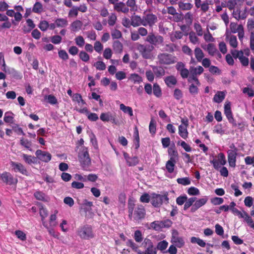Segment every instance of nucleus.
Returning <instances> with one entry per match:
<instances>
[{"mask_svg":"<svg viewBox=\"0 0 254 254\" xmlns=\"http://www.w3.org/2000/svg\"><path fill=\"white\" fill-rule=\"evenodd\" d=\"M134 205V203L128 202V216L130 219L133 218L135 222H138L144 218L146 212L144 206L142 205H137L133 212Z\"/></svg>","mask_w":254,"mask_h":254,"instance_id":"nucleus-1","label":"nucleus"},{"mask_svg":"<svg viewBox=\"0 0 254 254\" xmlns=\"http://www.w3.org/2000/svg\"><path fill=\"white\" fill-rule=\"evenodd\" d=\"M163 203H169L167 194L162 195L156 193H151V203L154 207H160Z\"/></svg>","mask_w":254,"mask_h":254,"instance_id":"nucleus-2","label":"nucleus"},{"mask_svg":"<svg viewBox=\"0 0 254 254\" xmlns=\"http://www.w3.org/2000/svg\"><path fill=\"white\" fill-rule=\"evenodd\" d=\"M157 59L161 64L170 65L177 62V58L175 56L167 53L158 54Z\"/></svg>","mask_w":254,"mask_h":254,"instance_id":"nucleus-3","label":"nucleus"},{"mask_svg":"<svg viewBox=\"0 0 254 254\" xmlns=\"http://www.w3.org/2000/svg\"><path fill=\"white\" fill-rule=\"evenodd\" d=\"M77 234L80 238L89 240L94 237V233L91 226L85 225L79 228Z\"/></svg>","mask_w":254,"mask_h":254,"instance_id":"nucleus-4","label":"nucleus"},{"mask_svg":"<svg viewBox=\"0 0 254 254\" xmlns=\"http://www.w3.org/2000/svg\"><path fill=\"white\" fill-rule=\"evenodd\" d=\"M172 224V222L169 219L161 221H154L150 224V228L156 231H161L163 228H170Z\"/></svg>","mask_w":254,"mask_h":254,"instance_id":"nucleus-5","label":"nucleus"},{"mask_svg":"<svg viewBox=\"0 0 254 254\" xmlns=\"http://www.w3.org/2000/svg\"><path fill=\"white\" fill-rule=\"evenodd\" d=\"M79 156L80 162L82 168L84 170H87V168L91 164V159L89 157L87 148L83 146L82 153H79Z\"/></svg>","mask_w":254,"mask_h":254,"instance_id":"nucleus-6","label":"nucleus"},{"mask_svg":"<svg viewBox=\"0 0 254 254\" xmlns=\"http://www.w3.org/2000/svg\"><path fill=\"white\" fill-rule=\"evenodd\" d=\"M247 28L250 34V48L254 51V19H248Z\"/></svg>","mask_w":254,"mask_h":254,"instance_id":"nucleus-7","label":"nucleus"},{"mask_svg":"<svg viewBox=\"0 0 254 254\" xmlns=\"http://www.w3.org/2000/svg\"><path fill=\"white\" fill-rule=\"evenodd\" d=\"M145 41L150 43L151 45V46H157L163 44L164 38L161 35H155L153 33H150L147 35Z\"/></svg>","mask_w":254,"mask_h":254,"instance_id":"nucleus-8","label":"nucleus"},{"mask_svg":"<svg viewBox=\"0 0 254 254\" xmlns=\"http://www.w3.org/2000/svg\"><path fill=\"white\" fill-rule=\"evenodd\" d=\"M12 171L15 173H20L21 174L28 176L29 173L26 167L21 163L11 161L10 163Z\"/></svg>","mask_w":254,"mask_h":254,"instance_id":"nucleus-9","label":"nucleus"},{"mask_svg":"<svg viewBox=\"0 0 254 254\" xmlns=\"http://www.w3.org/2000/svg\"><path fill=\"white\" fill-rule=\"evenodd\" d=\"M100 118L101 121L104 122H110L115 125H118L119 123L115 113H111L110 112L102 113L100 115Z\"/></svg>","mask_w":254,"mask_h":254,"instance_id":"nucleus-10","label":"nucleus"},{"mask_svg":"<svg viewBox=\"0 0 254 254\" xmlns=\"http://www.w3.org/2000/svg\"><path fill=\"white\" fill-rule=\"evenodd\" d=\"M154 47L150 45H144L139 44L137 47V50L141 53L142 57L146 59H150L151 58V51Z\"/></svg>","mask_w":254,"mask_h":254,"instance_id":"nucleus-11","label":"nucleus"},{"mask_svg":"<svg viewBox=\"0 0 254 254\" xmlns=\"http://www.w3.org/2000/svg\"><path fill=\"white\" fill-rule=\"evenodd\" d=\"M0 178L4 183L9 185H15L18 182L17 178H14L12 174L7 172L0 174Z\"/></svg>","mask_w":254,"mask_h":254,"instance_id":"nucleus-12","label":"nucleus"},{"mask_svg":"<svg viewBox=\"0 0 254 254\" xmlns=\"http://www.w3.org/2000/svg\"><path fill=\"white\" fill-rule=\"evenodd\" d=\"M224 114L228 119L229 122L234 126H237L236 121L233 118V114L231 111V103L226 102L224 105Z\"/></svg>","mask_w":254,"mask_h":254,"instance_id":"nucleus-13","label":"nucleus"},{"mask_svg":"<svg viewBox=\"0 0 254 254\" xmlns=\"http://www.w3.org/2000/svg\"><path fill=\"white\" fill-rule=\"evenodd\" d=\"M144 26L152 27L157 21V17L153 13H148L143 16Z\"/></svg>","mask_w":254,"mask_h":254,"instance_id":"nucleus-14","label":"nucleus"},{"mask_svg":"<svg viewBox=\"0 0 254 254\" xmlns=\"http://www.w3.org/2000/svg\"><path fill=\"white\" fill-rule=\"evenodd\" d=\"M35 155L37 158L45 163L49 162L52 158V155L50 153L40 149H38L36 151Z\"/></svg>","mask_w":254,"mask_h":254,"instance_id":"nucleus-15","label":"nucleus"},{"mask_svg":"<svg viewBox=\"0 0 254 254\" xmlns=\"http://www.w3.org/2000/svg\"><path fill=\"white\" fill-rule=\"evenodd\" d=\"M234 149L229 150L227 151L228 160L229 165L232 167L236 166V156L237 155V149L234 145H233Z\"/></svg>","mask_w":254,"mask_h":254,"instance_id":"nucleus-16","label":"nucleus"},{"mask_svg":"<svg viewBox=\"0 0 254 254\" xmlns=\"http://www.w3.org/2000/svg\"><path fill=\"white\" fill-rule=\"evenodd\" d=\"M176 68L183 79L187 78L189 77L190 71L186 67L184 63L181 62H178L176 65Z\"/></svg>","mask_w":254,"mask_h":254,"instance_id":"nucleus-17","label":"nucleus"},{"mask_svg":"<svg viewBox=\"0 0 254 254\" xmlns=\"http://www.w3.org/2000/svg\"><path fill=\"white\" fill-rule=\"evenodd\" d=\"M201 47L211 56H214L216 54V53L217 52V49L213 44H202L201 45Z\"/></svg>","mask_w":254,"mask_h":254,"instance_id":"nucleus-18","label":"nucleus"},{"mask_svg":"<svg viewBox=\"0 0 254 254\" xmlns=\"http://www.w3.org/2000/svg\"><path fill=\"white\" fill-rule=\"evenodd\" d=\"M168 153L170 157L169 160L173 161H177L178 158V153L174 143L170 147L168 148Z\"/></svg>","mask_w":254,"mask_h":254,"instance_id":"nucleus-19","label":"nucleus"},{"mask_svg":"<svg viewBox=\"0 0 254 254\" xmlns=\"http://www.w3.org/2000/svg\"><path fill=\"white\" fill-rule=\"evenodd\" d=\"M208 201V198L207 196H204L198 200L195 201L194 204L192 205L191 211V212H194L199 208L204 205Z\"/></svg>","mask_w":254,"mask_h":254,"instance_id":"nucleus-20","label":"nucleus"},{"mask_svg":"<svg viewBox=\"0 0 254 254\" xmlns=\"http://www.w3.org/2000/svg\"><path fill=\"white\" fill-rule=\"evenodd\" d=\"M0 21L4 22L0 25V29H8L10 28L11 26V23L9 21V18L8 17L3 14L0 13Z\"/></svg>","mask_w":254,"mask_h":254,"instance_id":"nucleus-21","label":"nucleus"},{"mask_svg":"<svg viewBox=\"0 0 254 254\" xmlns=\"http://www.w3.org/2000/svg\"><path fill=\"white\" fill-rule=\"evenodd\" d=\"M114 9L118 12H122L124 13H127L129 11V9L126 3L123 2L116 3L114 5Z\"/></svg>","mask_w":254,"mask_h":254,"instance_id":"nucleus-22","label":"nucleus"},{"mask_svg":"<svg viewBox=\"0 0 254 254\" xmlns=\"http://www.w3.org/2000/svg\"><path fill=\"white\" fill-rule=\"evenodd\" d=\"M130 25L133 27H135L140 25L144 26L143 18H141L138 15L132 16L131 18Z\"/></svg>","mask_w":254,"mask_h":254,"instance_id":"nucleus-23","label":"nucleus"},{"mask_svg":"<svg viewBox=\"0 0 254 254\" xmlns=\"http://www.w3.org/2000/svg\"><path fill=\"white\" fill-rule=\"evenodd\" d=\"M164 82L168 87L171 88L177 84V80L175 76L170 75L164 78Z\"/></svg>","mask_w":254,"mask_h":254,"instance_id":"nucleus-24","label":"nucleus"},{"mask_svg":"<svg viewBox=\"0 0 254 254\" xmlns=\"http://www.w3.org/2000/svg\"><path fill=\"white\" fill-rule=\"evenodd\" d=\"M151 67L156 77L160 78L165 74V71L163 67L157 66H152Z\"/></svg>","mask_w":254,"mask_h":254,"instance_id":"nucleus-25","label":"nucleus"},{"mask_svg":"<svg viewBox=\"0 0 254 254\" xmlns=\"http://www.w3.org/2000/svg\"><path fill=\"white\" fill-rule=\"evenodd\" d=\"M225 96L226 95L224 91H217L214 96L213 101L214 102L220 103L225 99Z\"/></svg>","mask_w":254,"mask_h":254,"instance_id":"nucleus-26","label":"nucleus"},{"mask_svg":"<svg viewBox=\"0 0 254 254\" xmlns=\"http://www.w3.org/2000/svg\"><path fill=\"white\" fill-rule=\"evenodd\" d=\"M23 160L28 164H35L37 162V158L26 154L22 155Z\"/></svg>","mask_w":254,"mask_h":254,"instance_id":"nucleus-27","label":"nucleus"},{"mask_svg":"<svg viewBox=\"0 0 254 254\" xmlns=\"http://www.w3.org/2000/svg\"><path fill=\"white\" fill-rule=\"evenodd\" d=\"M179 134L183 139H186L188 137L187 127L181 125L179 126Z\"/></svg>","mask_w":254,"mask_h":254,"instance_id":"nucleus-28","label":"nucleus"},{"mask_svg":"<svg viewBox=\"0 0 254 254\" xmlns=\"http://www.w3.org/2000/svg\"><path fill=\"white\" fill-rule=\"evenodd\" d=\"M83 25L82 22L79 20H76L73 21L70 25L71 30L73 32H76L81 29Z\"/></svg>","mask_w":254,"mask_h":254,"instance_id":"nucleus-29","label":"nucleus"},{"mask_svg":"<svg viewBox=\"0 0 254 254\" xmlns=\"http://www.w3.org/2000/svg\"><path fill=\"white\" fill-rule=\"evenodd\" d=\"M194 54L197 62H200L204 57V54L202 50L196 47L194 50Z\"/></svg>","mask_w":254,"mask_h":254,"instance_id":"nucleus-30","label":"nucleus"},{"mask_svg":"<svg viewBox=\"0 0 254 254\" xmlns=\"http://www.w3.org/2000/svg\"><path fill=\"white\" fill-rule=\"evenodd\" d=\"M35 197L39 200L43 201H47L48 200V196L45 194V193L41 191L37 190L34 193Z\"/></svg>","mask_w":254,"mask_h":254,"instance_id":"nucleus-31","label":"nucleus"},{"mask_svg":"<svg viewBox=\"0 0 254 254\" xmlns=\"http://www.w3.org/2000/svg\"><path fill=\"white\" fill-rule=\"evenodd\" d=\"M203 71V68L200 65L196 67H190V74H194L196 76L200 75Z\"/></svg>","mask_w":254,"mask_h":254,"instance_id":"nucleus-32","label":"nucleus"},{"mask_svg":"<svg viewBox=\"0 0 254 254\" xmlns=\"http://www.w3.org/2000/svg\"><path fill=\"white\" fill-rule=\"evenodd\" d=\"M120 109L130 117L133 115L132 109L130 107L126 106L124 104H121L120 105Z\"/></svg>","mask_w":254,"mask_h":254,"instance_id":"nucleus-33","label":"nucleus"},{"mask_svg":"<svg viewBox=\"0 0 254 254\" xmlns=\"http://www.w3.org/2000/svg\"><path fill=\"white\" fill-rule=\"evenodd\" d=\"M20 144L29 151H32V149L31 148L32 143L31 141H29L28 139H25L23 137L21 138L20 140Z\"/></svg>","mask_w":254,"mask_h":254,"instance_id":"nucleus-34","label":"nucleus"},{"mask_svg":"<svg viewBox=\"0 0 254 254\" xmlns=\"http://www.w3.org/2000/svg\"><path fill=\"white\" fill-rule=\"evenodd\" d=\"M128 80L133 83H140L142 81V77L137 73H132L128 77Z\"/></svg>","mask_w":254,"mask_h":254,"instance_id":"nucleus-35","label":"nucleus"},{"mask_svg":"<svg viewBox=\"0 0 254 254\" xmlns=\"http://www.w3.org/2000/svg\"><path fill=\"white\" fill-rule=\"evenodd\" d=\"M55 24L58 28H64L68 25V21L66 18H57L55 20Z\"/></svg>","mask_w":254,"mask_h":254,"instance_id":"nucleus-36","label":"nucleus"},{"mask_svg":"<svg viewBox=\"0 0 254 254\" xmlns=\"http://www.w3.org/2000/svg\"><path fill=\"white\" fill-rule=\"evenodd\" d=\"M184 34L182 32L180 31H177L171 34L170 39L171 41L173 42H175L177 40L181 39L182 38Z\"/></svg>","mask_w":254,"mask_h":254,"instance_id":"nucleus-37","label":"nucleus"},{"mask_svg":"<svg viewBox=\"0 0 254 254\" xmlns=\"http://www.w3.org/2000/svg\"><path fill=\"white\" fill-rule=\"evenodd\" d=\"M133 138L135 149H137L139 147V137L138 130L136 127L134 128Z\"/></svg>","mask_w":254,"mask_h":254,"instance_id":"nucleus-38","label":"nucleus"},{"mask_svg":"<svg viewBox=\"0 0 254 254\" xmlns=\"http://www.w3.org/2000/svg\"><path fill=\"white\" fill-rule=\"evenodd\" d=\"M126 5L131 11L135 12L137 10V6L135 0H127L126 2Z\"/></svg>","mask_w":254,"mask_h":254,"instance_id":"nucleus-39","label":"nucleus"},{"mask_svg":"<svg viewBox=\"0 0 254 254\" xmlns=\"http://www.w3.org/2000/svg\"><path fill=\"white\" fill-rule=\"evenodd\" d=\"M39 213L40 216L41 217L42 224L45 225V223H46V221L45 220V219L47 217L48 215V211L45 208H44L42 205L40 208Z\"/></svg>","mask_w":254,"mask_h":254,"instance_id":"nucleus-40","label":"nucleus"},{"mask_svg":"<svg viewBox=\"0 0 254 254\" xmlns=\"http://www.w3.org/2000/svg\"><path fill=\"white\" fill-rule=\"evenodd\" d=\"M113 48L116 53H121L123 50V45L119 41H115L113 44Z\"/></svg>","mask_w":254,"mask_h":254,"instance_id":"nucleus-41","label":"nucleus"},{"mask_svg":"<svg viewBox=\"0 0 254 254\" xmlns=\"http://www.w3.org/2000/svg\"><path fill=\"white\" fill-rule=\"evenodd\" d=\"M144 251H138V254H156V249L153 246L145 248Z\"/></svg>","mask_w":254,"mask_h":254,"instance_id":"nucleus-42","label":"nucleus"},{"mask_svg":"<svg viewBox=\"0 0 254 254\" xmlns=\"http://www.w3.org/2000/svg\"><path fill=\"white\" fill-rule=\"evenodd\" d=\"M178 4L180 9L182 10H190L193 6L190 3H184L182 1H179Z\"/></svg>","mask_w":254,"mask_h":254,"instance_id":"nucleus-43","label":"nucleus"},{"mask_svg":"<svg viewBox=\"0 0 254 254\" xmlns=\"http://www.w3.org/2000/svg\"><path fill=\"white\" fill-rule=\"evenodd\" d=\"M176 162L177 161H173L169 160L166 162V168L169 173H172L174 172V168L175 167V164L176 163Z\"/></svg>","mask_w":254,"mask_h":254,"instance_id":"nucleus-44","label":"nucleus"},{"mask_svg":"<svg viewBox=\"0 0 254 254\" xmlns=\"http://www.w3.org/2000/svg\"><path fill=\"white\" fill-rule=\"evenodd\" d=\"M43 10L42 4L39 2H36L32 8V11L34 13H41Z\"/></svg>","mask_w":254,"mask_h":254,"instance_id":"nucleus-45","label":"nucleus"},{"mask_svg":"<svg viewBox=\"0 0 254 254\" xmlns=\"http://www.w3.org/2000/svg\"><path fill=\"white\" fill-rule=\"evenodd\" d=\"M154 95L157 97H160L162 95V91L160 86L157 83H154L153 86Z\"/></svg>","mask_w":254,"mask_h":254,"instance_id":"nucleus-46","label":"nucleus"},{"mask_svg":"<svg viewBox=\"0 0 254 254\" xmlns=\"http://www.w3.org/2000/svg\"><path fill=\"white\" fill-rule=\"evenodd\" d=\"M117 19V15L115 13H111L110 14L108 20V23L109 26H114L116 22Z\"/></svg>","mask_w":254,"mask_h":254,"instance_id":"nucleus-47","label":"nucleus"},{"mask_svg":"<svg viewBox=\"0 0 254 254\" xmlns=\"http://www.w3.org/2000/svg\"><path fill=\"white\" fill-rule=\"evenodd\" d=\"M168 245V243L165 241L163 240L159 242L157 245V248L156 249L160 250V251H163L165 250Z\"/></svg>","mask_w":254,"mask_h":254,"instance_id":"nucleus-48","label":"nucleus"},{"mask_svg":"<svg viewBox=\"0 0 254 254\" xmlns=\"http://www.w3.org/2000/svg\"><path fill=\"white\" fill-rule=\"evenodd\" d=\"M13 113L11 112H7L4 114L3 120L5 123H11L13 122Z\"/></svg>","mask_w":254,"mask_h":254,"instance_id":"nucleus-49","label":"nucleus"},{"mask_svg":"<svg viewBox=\"0 0 254 254\" xmlns=\"http://www.w3.org/2000/svg\"><path fill=\"white\" fill-rule=\"evenodd\" d=\"M58 213L57 210H55V213L51 214L50 217V225L51 227H56L57 225V222L56 221L57 216L56 214Z\"/></svg>","mask_w":254,"mask_h":254,"instance_id":"nucleus-50","label":"nucleus"},{"mask_svg":"<svg viewBox=\"0 0 254 254\" xmlns=\"http://www.w3.org/2000/svg\"><path fill=\"white\" fill-rule=\"evenodd\" d=\"M229 42L230 45L234 48L238 46V41L237 37L235 35H231L229 37Z\"/></svg>","mask_w":254,"mask_h":254,"instance_id":"nucleus-51","label":"nucleus"},{"mask_svg":"<svg viewBox=\"0 0 254 254\" xmlns=\"http://www.w3.org/2000/svg\"><path fill=\"white\" fill-rule=\"evenodd\" d=\"M240 26H243L242 25H238L236 23L231 22L230 25L231 32L233 33H236L240 30Z\"/></svg>","mask_w":254,"mask_h":254,"instance_id":"nucleus-52","label":"nucleus"},{"mask_svg":"<svg viewBox=\"0 0 254 254\" xmlns=\"http://www.w3.org/2000/svg\"><path fill=\"white\" fill-rule=\"evenodd\" d=\"M244 214L245 216L243 218L244 220L252 228L254 229V223L253 222L252 218L247 212H246V213Z\"/></svg>","mask_w":254,"mask_h":254,"instance_id":"nucleus-53","label":"nucleus"},{"mask_svg":"<svg viewBox=\"0 0 254 254\" xmlns=\"http://www.w3.org/2000/svg\"><path fill=\"white\" fill-rule=\"evenodd\" d=\"M194 29L198 36H201L203 35L202 27L198 22H195L194 23Z\"/></svg>","mask_w":254,"mask_h":254,"instance_id":"nucleus-54","label":"nucleus"},{"mask_svg":"<svg viewBox=\"0 0 254 254\" xmlns=\"http://www.w3.org/2000/svg\"><path fill=\"white\" fill-rule=\"evenodd\" d=\"M177 182L178 184L184 186L190 184V178L188 177L178 178L177 180Z\"/></svg>","mask_w":254,"mask_h":254,"instance_id":"nucleus-55","label":"nucleus"},{"mask_svg":"<svg viewBox=\"0 0 254 254\" xmlns=\"http://www.w3.org/2000/svg\"><path fill=\"white\" fill-rule=\"evenodd\" d=\"M182 51L184 53L191 57V62L194 61V59L192 57V51L189 46L186 45L183 46Z\"/></svg>","mask_w":254,"mask_h":254,"instance_id":"nucleus-56","label":"nucleus"},{"mask_svg":"<svg viewBox=\"0 0 254 254\" xmlns=\"http://www.w3.org/2000/svg\"><path fill=\"white\" fill-rule=\"evenodd\" d=\"M139 162V159L137 157L134 156L130 157L127 161V164L128 166H134L137 165Z\"/></svg>","mask_w":254,"mask_h":254,"instance_id":"nucleus-57","label":"nucleus"},{"mask_svg":"<svg viewBox=\"0 0 254 254\" xmlns=\"http://www.w3.org/2000/svg\"><path fill=\"white\" fill-rule=\"evenodd\" d=\"M173 240L175 245L179 248H181L185 244L183 239L181 237H174Z\"/></svg>","mask_w":254,"mask_h":254,"instance_id":"nucleus-58","label":"nucleus"},{"mask_svg":"<svg viewBox=\"0 0 254 254\" xmlns=\"http://www.w3.org/2000/svg\"><path fill=\"white\" fill-rule=\"evenodd\" d=\"M177 145H181L187 152H189L191 151V148L190 146L184 141L182 140L178 141Z\"/></svg>","mask_w":254,"mask_h":254,"instance_id":"nucleus-59","label":"nucleus"},{"mask_svg":"<svg viewBox=\"0 0 254 254\" xmlns=\"http://www.w3.org/2000/svg\"><path fill=\"white\" fill-rule=\"evenodd\" d=\"M151 195L147 193H144L140 197V201L142 203H148L151 200Z\"/></svg>","mask_w":254,"mask_h":254,"instance_id":"nucleus-60","label":"nucleus"},{"mask_svg":"<svg viewBox=\"0 0 254 254\" xmlns=\"http://www.w3.org/2000/svg\"><path fill=\"white\" fill-rule=\"evenodd\" d=\"M196 200V197H190L189 199H187V201L185 202L184 209V210L188 209L190 206H191L193 203L195 202Z\"/></svg>","mask_w":254,"mask_h":254,"instance_id":"nucleus-61","label":"nucleus"},{"mask_svg":"<svg viewBox=\"0 0 254 254\" xmlns=\"http://www.w3.org/2000/svg\"><path fill=\"white\" fill-rule=\"evenodd\" d=\"M111 36L113 39H119L122 37V34L120 30L115 29L112 30Z\"/></svg>","mask_w":254,"mask_h":254,"instance_id":"nucleus-62","label":"nucleus"},{"mask_svg":"<svg viewBox=\"0 0 254 254\" xmlns=\"http://www.w3.org/2000/svg\"><path fill=\"white\" fill-rule=\"evenodd\" d=\"M189 39L190 41L193 44H196L198 43V38H197L196 34L193 32H191L189 34Z\"/></svg>","mask_w":254,"mask_h":254,"instance_id":"nucleus-63","label":"nucleus"},{"mask_svg":"<svg viewBox=\"0 0 254 254\" xmlns=\"http://www.w3.org/2000/svg\"><path fill=\"white\" fill-rule=\"evenodd\" d=\"M188 199L187 196L186 195H181L178 197L176 199V203L179 205H182L185 202L187 201Z\"/></svg>","mask_w":254,"mask_h":254,"instance_id":"nucleus-64","label":"nucleus"}]
</instances>
